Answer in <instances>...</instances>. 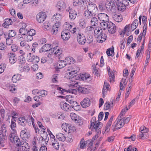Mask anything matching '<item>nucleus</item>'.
Masks as SVG:
<instances>
[{
	"label": "nucleus",
	"mask_w": 151,
	"mask_h": 151,
	"mask_svg": "<svg viewBox=\"0 0 151 151\" xmlns=\"http://www.w3.org/2000/svg\"><path fill=\"white\" fill-rule=\"evenodd\" d=\"M98 10L96 4L89 0L87 6V9L85 10L83 15L86 19H90L96 15V12Z\"/></svg>",
	"instance_id": "1"
},
{
	"label": "nucleus",
	"mask_w": 151,
	"mask_h": 151,
	"mask_svg": "<svg viewBox=\"0 0 151 151\" xmlns=\"http://www.w3.org/2000/svg\"><path fill=\"white\" fill-rule=\"evenodd\" d=\"M118 117L112 126V128L119 129L123 127L125 124L128 123L131 119L130 117H124L122 119H120Z\"/></svg>",
	"instance_id": "2"
},
{
	"label": "nucleus",
	"mask_w": 151,
	"mask_h": 151,
	"mask_svg": "<svg viewBox=\"0 0 151 151\" xmlns=\"http://www.w3.org/2000/svg\"><path fill=\"white\" fill-rule=\"evenodd\" d=\"M96 117H93L90 121V129L92 130H95L96 132H97L99 129H101L102 125L100 123L101 122L99 121H96Z\"/></svg>",
	"instance_id": "3"
},
{
	"label": "nucleus",
	"mask_w": 151,
	"mask_h": 151,
	"mask_svg": "<svg viewBox=\"0 0 151 151\" xmlns=\"http://www.w3.org/2000/svg\"><path fill=\"white\" fill-rule=\"evenodd\" d=\"M15 133H12L10 134L9 135L10 140L12 143H14L17 146L19 147L20 146V144L22 143V141H20L18 137L15 134Z\"/></svg>",
	"instance_id": "4"
},
{
	"label": "nucleus",
	"mask_w": 151,
	"mask_h": 151,
	"mask_svg": "<svg viewBox=\"0 0 151 151\" xmlns=\"http://www.w3.org/2000/svg\"><path fill=\"white\" fill-rule=\"evenodd\" d=\"M46 18L45 12H40L37 14L36 16V19L39 23H42L45 20Z\"/></svg>",
	"instance_id": "5"
},
{
	"label": "nucleus",
	"mask_w": 151,
	"mask_h": 151,
	"mask_svg": "<svg viewBox=\"0 0 151 151\" xmlns=\"http://www.w3.org/2000/svg\"><path fill=\"white\" fill-rule=\"evenodd\" d=\"M31 53H29L27 56V59L29 62L37 63L40 60L39 57L37 56H31Z\"/></svg>",
	"instance_id": "6"
},
{
	"label": "nucleus",
	"mask_w": 151,
	"mask_h": 151,
	"mask_svg": "<svg viewBox=\"0 0 151 151\" xmlns=\"http://www.w3.org/2000/svg\"><path fill=\"white\" fill-rule=\"evenodd\" d=\"M77 40L79 43L81 45H84L86 41L84 35L81 33H78L77 36Z\"/></svg>",
	"instance_id": "7"
},
{
	"label": "nucleus",
	"mask_w": 151,
	"mask_h": 151,
	"mask_svg": "<svg viewBox=\"0 0 151 151\" xmlns=\"http://www.w3.org/2000/svg\"><path fill=\"white\" fill-rule=\"evenodd\" d=\"M56 7L58 11L61 12L65 8V3L63 1H59L57 3Z\"/></svg>",
	"instance_id": "8"
},
{
	"label": "nucleus",
	"mask_w": 151,
	"mask_h": 151,
	"mask_svg": "<svg viewBox=\"0 0 151 151\" xmlns=\"http://www.w3.org/2000/svg\"><path fill=\"white\" fill-rule=\"evenodd\" d=\"M61 19V15L60 13H56L53 15L52 18V21L55 23L59 24H60V21Z\"/></svg>",
	"instance_id": "9"
},
{
	"label": "nucleus",
	"mask_w": 151,
	"mask_h": 151,
	"mask_svg": "<svg viewBox=\"0 0 151 151\" xmlns=\"http://www.w3.org/2000/svg\"><path fill=\"white\" fill-rule=\"evenodd\" d=\"M19 31L20 34H18L17 39L18 40L20 41L22 40L24 36L27 34V31L24 28H21Z\"/></svg>",
	"instance_id": "10"
},
{
	"label": "nucleus",
	"mask_w": 151,
	"mask_h": 151,
	"mask_svg": "<svg viewBox=\"0 0 151 151\" xmlns=\"http://www.w3.org/2000/svg\"><path fill=\"white\" fill-rule=\"evenodd\" d=\"M107 29L109 32L111 34H113L116 31V27L115 24L111 22H109Z\"/></svg>",
	"instance_id": "11"
},
{
	"label": "nucleus",
	"mask_w": 151,
	"mask_h": 151,
	"mask_svg": "<svg viewBox=\"0 0 151 151\" xmlns=\"http://www.w3.org/2000/svg\"><path fill=\"white\" fill-rule=\"evenodd\" d=\"M91 103L90 99L87 98H85L81 102V106L84 108L88 107L90 105Z\"/></svg>",
	"instance_id": "12"
},
{
	"label": "nucleus",
	"mask_w": 151,
	"mask_h": 151,
	"mask_svg": "<svg viewBox=\"0 0 151 151\" xmlns=\"http://www.w3.org/2000/svg\"><path fill=\"white\" fill-rule=\"evenodd\" d=\"M99 19L101 21L105 20V22H108L109 20V17L108 15L105 13H100L98 15Z\"/></svg>",
	"instance_id": "13"
},
{
	"label": "nucleus",
	"mask_w": 151,
	"mask_h": 151,
	"mask_svg": "<svg viewBox=\"0 0 151 151\" xmlns=\"http://www.w3.org/2000/svg\"><path fill=\"white\" fill-rule=\"evenodd\" d=\"M61 37L63 40H67L70 37V33L68 30H65L61 33Z\"/></svg>",
	"instance_id": "14"
},
{
	"label": "nucleus",
	"mask_w": 151,
	"mask_h": 151,
	"mask_svg": "<svg viewBox=\"0 0 151 151\" xmlns=\"http://www.w3.org/2000/svg\"><path fill=\"white\" fill-rule=\"evenodd\" d=\"M96 38V40L98 42L102 43L106 40L107 36L105 33H102Z\"/></svg>",
	"instance_id": "15"
},
{
	"label": "nucleus",
	"mask_w": 151,
	"mask_h": 151,
	"mask_svg": "<svg viewBox=\"0 0 151 151\" xmlns=\"http://www.w3.org/2000/svg\"><path fill=\"white\" fill-rule=\"evenodd\" d=\"M66 24L65 25V26L67 30H69L72 33H75L77 29L78 28H77L73 26L70 25L67 22L65 23Z\"/></svg>",
	"instance_id": "16"
},
{
	"label": "nucleus",
	"mask_w": 151,
	"mask_h": 151,
	"mask_svg": "<svg viewBox=\"0 0 151 151\" xmlns=\"http://www.w3.org/2000/svg\"><path fill=\"white\" fill-rule=\"evenodd\" d=\"M60 106L62 109L66 111H70L71 109L70 105L66 102H61Z\"/></svg>",
	"instance_id": "17"
},
{
	"label": "nucleus",
	"mask_w": 151,
	"mask_h": 151,
	"mask_svg": "<svg viewBox=\"0 0 151 151\" xmlns=\"http://www.w3.org/2000/svg\"><path fill=\"white\" fill-rule=\"evenodd\" d=\"M51 45L48 44H45L40 49L39 51L41 53L48 51L49 52V54H50V50L51 49Z\"/></svg>",
	"instance_id": "18"
},
{
	"label": "nucleus",
	"mask_w": 151,
	"mask_h": 151,
	"mask_svg": "<svg viewBox=\"0 0 151 151\" xmlns=\"http://www.w3.org/2000/svg\"><path fill=\"white\" fill-rule=\"evenodd\" d=\"M60 49V48L58 46L52 48H51V49L50 50V52H51V54H58L59 56L61 54Z\"/></svg>",
	"instance_id": "19"
},
{
	"label": "nucleus",
	"mask_w": 151,
	"mask_h": 151,
	"mask_svg": "<svg viewBox=\"0 0 151 151\" xmlns=\"http://www.w3.org/2000/svg\"><path fill=\"white\" fill-rule=\"evenodd\" d=\"M20 45L21 47L24 48V49L26 51H29L30 50L29 45L25 40L21 41Z\"/></svg>",
	"instance_id": "20"
},
{
	"label": "nucleus",
	"mask_w": 151,
	"mask_h": 151,
	"mask_svg": "<svg viewBox=\"0 0 151 151\" xmlns=\"http://www.w3.org/2000/svg\"><path fill=\"white\" fill-rule=\"evenodd\" d=\"M112 17L114 19L116 22H119L122 20V15L119 14H112Z\"/></svg>",
	"instance_id": "21"
},
{
	"label": "nucleus",
	"mask_w": 151,
	"mask_h": 151,
	"mask_svg": "<svg viewBox=\"0 0 151 151\" xmlns=\"http://www.w3.org/2000/svg\"><path fill=\"white\" fill-rule=\"evenodd\" d=\"M109 83L106 82L105 81L102 90L103 96V97H104L105 95L106 94V91L109 89Z\"/></svg>",
	"instance_id": "22"
},
{
	"label": "nucleus",
	"mask_w": 151,
	"mask_h": 151,
	"mask_svg": "<svg viewBox=\"0 0 151 151\" xmlns=\"http://www.w3.org/2000/svg\"><path fill=\"white\" fill-rule=\"evenodd\" d=\"M12 20L10 19H6L4 20V22L3 23L2 26L6 28H8L9 26L12 24Z\"/></svg>",
	"instance_id": "23"
},
{
	"label": "nucleus",
	"mask_w": 151,
	"mask_h": 151,
	"mask_svg": "<svg viewBox=\"0 0 151 151\" xmlns=\"http://www.w3.org/2000/svg\"><path fill=\"white\" fill-rule=\"evenodd\" d=\"M59 24L55 23V25H53L51 30V32L52 35H56L57 33L58 28L60 26Z\"/></svg>",
	"instance_id": "24"
},
{
	"label": "nucleus",
	"mask_w": 151,
	"mask_h": 151,
	"mask_svg": "<svg viewBox=\"0 0 151 151\" xmlns=\"http://www.w3.org/2000/svg\"><path fill=\"white\" fill-rule=\"evenodd\" d=\"M56 137L57 139L60 141L64 142L66 140V137L64 134L61 133L57 134L56 135Z\"/></svg>",
	"instance_id": "25"
},
{
	"label": "nucleus",
	"mask_w": 151,
	"mask_h": 151,
	"mask_svg": "<svg viewBox=\"0 0 151 151\" xmlns=\"http://www.w3.org/2000/svg\"><path fill=\"white\" fill-rule=\"evenodd\" d=\"M93 31L94 35L96 37L102 33V29H101V27H96L95 28H94Z\"/></svg>",
	"instance_id": "26"
},
{
	"label": "nucleus",
	"mask_w": 151,
	"mask_h": 151,
	"mask_svg": "<svg viewBox=\"0 0 151 151\" xmlns=\"http://www.w3.org/2000/svg\"><path fill=\"white\" fill-rule=\"evenodd\" d=\"M117 8L118 10L120 12H123L126 9V7L121 2L118 1L117 4Z\"/></svg>",
	"instance_id": "27"
},
{
	"label": "nucleus",
	"mask_w": 151,
	"mask_h": 151,
	"mask_svg": "<svg viewBox=\"0 0 151 151\" xmlns=\"http://www.w3.org/2000/svg\"><path fill=\"white\" fill-rule=\"evenodd\" d=\"M21 146H22V149L23 151H29V146L26 142H22V143L20 144Z\"/></svg>",
	"instance_id": "28"
},
{
	"label": "nucleus",
	"mask_w": 151,
	"mask_h": 151,
	"mask_svg": "<svg viewBox=\"0 0 151 151\" xmlns=\"http://www.w3.org/2000/svg\"><path fill=\"white\" fill-rule=\"evenodd\" d=\"M66 99L67 101L70 103L71 106H73L74 104H76L77 102L73 100V98L71 96L69 95L67 96Z\"/></svg>",
	"instance_id": "29"
},
{
	"label": "nucleus",
	"mask_w": 151,
	"mask_h": 151,
	"mask_svg": "<svg viewBox=\"0 0 151 151\" xmlns=\"http://www.w3.org/2000/svg\"><path fill=\"white\" fill-rule=\"evenodd\" d=\"M77 12L74 10H71L70 12L69 13V17L71 20H73L76 17Z\"/></svg>",
	"instance_id": "30"
},
{
	"label": "nucleus",
	"mask_w": 151,
	"mask_h": 151,
	"mask_svg": "<svg viewBox=\"0 0 151 151\" xmlns=\"http://www.w3.org/2000/svg\"><path fill=\"white\" fill-rule=\"evenodd\" d=\"M18 123L20 125L24 126L27 123V121L24 118L21 117L18 118Z\"/></svg>",
	"instance_id": "31"
},
{
	"label": "nucleus",
	"mask_w": 151,
	"mask_h": 151,
	"mask_svg": "<svg viewBox=\"0 0 151 151\" xmlns=\"http://www.w3.org/2000/svg\"><path fill=\"white\" fill-rule=\"evenodd\" d=\"M21 78V75L18 74L14 75L12 78V81L14 83H16L17 81L20 80Z\"/></svg>",
	"instance_id": "32"
},
{
	"label": "nucleus",
	"mask_w": 151,
	"mask_h": 151,
	"mask_svg": "<svg viewBox=\"0 0 151 151\" xmlns=\"http://www.w3.org/2000/svg\"><path fill=\"white\" fill-rule=\"evenodd\" d=\"M43 135L41 136L40 140L41 139L42 141H43L45 142H47L48 140V137L47 133L45 131H43Z\"/></svg>",
	"instance_id": "33"
},
{
	"label": "nucleus",
	"mask_w": 151,
	"mask_h": 151,
	"mask_svg": "<svg viewBox=\"0 0 151 151\" xmlns=\"http://www.w3.org/2000/svg\"><path fill=\"white\" fill-rule=\"evenodd\" d=\"M78 88L79 91L83 93L86 94L89 92L88 89L85 87L79 86Z\"/></svg>",
	"instance_id": "34"
},
{
	"label": "nucleus",
	"mask_w": 151,
	"mask_h": 151,
	"mask_svg": "<svg viewBox=\"0 0 151 151\" xmlns=\"http://www.w3.org/2000/svg\"><path fill=\"white\" fill-rule=\"evenodd\" d=\"M10 126L11 129L13 132V133H16V128L17 127L16 124L13 120H11V124Z\"/></svg>",
	"instance_id": "35"
},
{
	"label": "nucleus",
	"mask_w": 151,
	"mask_h": 151,
	"mask_svg": "<svg viewBox=\"0 0 151 151\" xmlns=\"http://www.w3.org/2000/svg\"><path fill=\"white\" fill-rule=\"evenodd\" d=\"M58 68L60 69L65 67L66 64V61L61 60L59 61L58 63Z\"/></svg>",
	"instance_id": "36"
},
{
	"label": "nucleus",
	"mask_w": 151,
	"mask_h": 151,
	"mask_svg": "<svg viewBox=\"0 0 151 151\" xmlns=\"http://www.w3.org/2000/svg\"><path fill=\"white\" fill-rule=\"evenodd\" d=\"M108 73L110 78L109 82L111 83H113L115 79L114 73L112 71H109Z\"/></svg>",
	"instance_id": "37"
},
{
	"label": "nucleus",
	"mask_w": 151,
	"mask_h": 151,
	"mask_svg": "<svg viewBox=\"0 0 151 151\" xmlns=\"http://www.w3.org/2000/svg\"><path fill=\"white\" fill-rule=\"evenodd\" d=\"M94 30V28L91 26L87 27L86 29L85 32L87 34H92Z\"/></svg>",
	"instance_id": "38"
},
{
	"label": "nucleus",
	"mask_w": 151,
	"mask_h": 151,
	"mask_svg": "<svg viewBox=\"0 0 151 151\" xmlns=\"http://www.w3.org/2000/svg\"><path fill=\"white\" fill-rule=\"evenodd\" d=\"M138 24V21L137 19H135L131 25V29L133 30L136 29Z\"/></svg>",
	"instance_id": "39"
},
{
	"label": "nucleus",
	"mask_w": 151,
	"mask_h": 151,
	"mask_svg": "<svg viewBox=\"0 0 151 151\" xmlns=\"http://www.w3.org/2000/svg\"><path fill=\"white\" fill-rule=\"evenodd\" d=\"M29 134H28L24 130H22L21 132L20 136L23 139V140H26L27 138L28 139L29 137Z\"/></svg>",
	"instance_id": "40"
},
{
	"label": "nucleus",
	"mask_w": 151,
	"mask_h": 151,
	"mask_svg": "<svg viewBox=\"0 0 151 151\" xmlns=\"http://www.w3.org/2000/svg\"><path fill=\"white\" fill-rule=\"evenodd\" d=\"M109 22H111L109 21V20L108 22H101L100 23V26L104 30H105L106 28H108Z\"/></svg>",
	"instance_id": "41"
},
{
	"label": "nucleus",
	"mask_w": 151,
	"mask_h": 151,
	"mask_svg": "<svg viewBox=\"0 0 151 151\" xmlns=\"http://www.w3.org/2000/svg\"><path fill=\"white\" fill-rule=\"evenodd\" d=\"M114 118V116H112L110 118L109 121L107 122L106 126V130H109L110 129V127L111 125L112 122Z\"/></svg>",
	"instance_id": "42"
},
{
	"label": "nucleus",
	"mask_w": 151,
	"mask_h": 151,
	"mask_svg": "<svg viewBox=\"0 0 151 151\" xmlns=\"http://www.w3.org/2000/svg\"><path fill=\"white\" fill-rule=\"evenodd\" d=\"M6 86L9 87L8 89L9 91L12 93H15L16 91V89L14 85H10L9 84H6Z\"/></svg>",
	"instance_id": "43"
},
{
	"label": "nucleus",
	"mask_w": 151,
	"mask_h": 151,
	"mask_svg": "<svg viewBox=\"0 0 151 151\" xmlns=\"http://www.w3.org/2000/svg\"><path fill=\"white\" fill-rule=\"evenodd\" d=\"M30 70V68L28 65L24 66L23 68H21L19 70L21 72H24L26 73L28 72Z\"/></svg>",
	"instance_id": "44"
},
{
	"label": "nucleus",
	"mask_w": 151,
	"mask_h": 151,
	"mask_svg": "<svg viewBox=\"0 0 151 151\" xmlns=\"http://www.w3.org/2000/svg\"><path fill=\"white\" fill-rule=\"evenodd\" d=\"M9 62L12 64L15 63L17 61V58L14 54H12L10 55L9 59Z\"/></svg>",
	"instance_id": "45"
},
{
	"label": "nucleus",
	"mask_w": 151,
	"mask_h": 151,
	"mask_svg": "<svg viewBox=\"0 0 151 151\" xmlns=\"http://www.w3.org/2000/svg\"><path fill=\"white\" fill-rule=\"evenodd\" d=\"M99 8L101 11H104L105 10L106 8L105 4L104 1H101L99 5Z\"/></svg>",
	"instance_id": "46"
},
{
	"label": "nucleus",
	"mask_w": 151,
	"mask_h": 151,
	"mask_svg": "<svg viewBox=\"0 0 151 151\" xmlns=\"http://www.w3.org/2000/svg\"><path fill=\"white\" fill-rule=\"evenodd\" d=\"M90 77V75L89 74H82L80 75L79 78L83 81H86Z\"/></svg>",
	"instance_id": "47"
},
{
	"label": "nucleus",
	"mask_w": 151,
	"mask_h": 151,
	"mask_svg": "<svg viewBox=\"0 0 151 151\" xmlns=\"http://www.w3.org/2000/svg\"><path fill=\"white\" fill-rule=\"evenodd\" d=\"M97 133L93 137L91 141L90 142H91L93 143V142L99 136V134H100L101 132V129H99L97 132H96Z\"/></svg>",
	"instance_id": "48"
},
{
	"label": "nucleus",
	"mask_w": 151,
	"mask_h": 151,
	"mask_svg": "<svg viewBox=\"0 0 151 151\" xmlns=\"http://www.w3.org/2000/svg\"><path fill=\"white\" fill-rule=\"evenodd\" d=\"M65 60L67 63L69 64L71 63H74L75 62V59L73 58L70 57H66Z\"/></svg>",
	"instance_id": "49"
},
{
	"label": "nucleus",
	"mask_w": 151,
	"mask_h": 151,
	"mask_svg": "<svg viewBox=\"0 0 151 151\" xmlns=\"http://www.w3.org/2000/svg\"><path fill=\"white\" fill-rule=\"evenodd\" d=\"M25 41H31L33 40V37L27 34V33L23 38Z\"/></svg>",
	"instance_id": "50"
},
{
	"label": "nucleus",
	"mask_w": 151,
	"mask_h": 151,
	"mask_svg": "<svg viewBox=\"0 0 151 151\" xmlns=\"http://www.w3.org/2000/svg\"><path fill=\"white\" fill-rule=\"evenodd\" d=\"M90 19H91L90 22L92 25L96 26L98 23V20L96 17H93Z\"/></svg>",
	"instance_id": "51"
},
{
	"label": "nucleus",
	"mask_w": 151,
	"mask_h": 151,
	"mask_svg": "<svg viewBox=\"0 0 151 151\" xmlns=\"http://www.w3.org/2000/svg\"><path fill=\"white\" fill-rule=\"evenodd\" d=\"M79 26L82 28H84L86 26V23L84 19H81L80 20Z\"/></svg>",
	"instance_id": "52"
},
{
	"label": "nucleus",
	"mask_w": 151,
	"mask_h": 151,
	"mask_svg": "<svg viewBox=\"0 0 151 151\" xmlns=\"http://www.w3.org/2000/svg\"><path fill=\"white\" fill-rule=\"evenodd\" d=\"M47 94V91L45 90H42L39 91L38 95L44 97Z\"/></svg>",
	"instance_id": "53"
},
{
	"label": "nucleus",
	"mask_w": 151,
	"mask_h": 151,
	"mask_svg": "<svg viewBox=\"0 0 151 151\" xmlns=\"http://www.w3.org/2000/svg\"><path fill=\"white\" fill-rule=\"evenodd\" d=\"M77 72L78 71L77 70H73L70 72L69 75H70V77L72 78L76 77L77 75Z\"/></svg>",
	"instance_id": "54"
},
{
	"label": "nucleus",
	"mask_w": 151,
	"mask_h": 151,
	"mask_svg": "<svg viewBox=\"0 0 151 151\" xmlns=\"http://www.w3.org/2000/svg\"><path fill=\"white\" fill-rule=\"evenodd\" d=\"M58 75L55 74H54L52 76V81L54 83L58 82Z\"/></svg>",
	"instance_id": "55"
},
{
	"label": "nucleus",
	"mask_w": 151,
	"mask_h": 151,
	"mask_svg": "<svg viewBox=\"0 0 151 151\" xmlns=\"http://www.w3.org/2000/svg\"><path fill=\"white\" fill-rule=\"evenodd\" d=\"M70 116L71 119L74 122L76 121L78 117L77 115L74 113H71L70 114Z\"/></svg>",
	"instance_id": "56"
},
{
	"label": "nucleus",
	"mask_w": 151,
	"mask_h": 151,
	"mask_svg": "<svg viewBox=\"0 0 151 151\" xmlns=\"http://www.w3.org/2000/svg\"><path fill=\"white\" fill-rule=\"evenodd\" d=\"M16 34L15 31L14 30H9V31L8 37L10 38L14 37Z\"/></svg>",
	"instance_id": "57"
},
{
	"label": "nucleus",
	"mask_w": 151,
	"mask_h": 151,
	"mask_svg": "<svg viewBox=\"0 0 151 151\" xmlns=\"http://www.w3.org/2000/svg\"><path fill=\"white\" fill-rule=\"evenodd\" d=\"M6 125L4 124L2 125L1 128V134L2 135H4V134H5L6 132Z\"/></svg>",
	"instance_id": "58"
},
{
	"label": "nucleus",
	"mask_w": 151,
	"mask_h": 151,
	"mask_svg": "<svg viewBox=\"0 0 151 151\" xmlns=\"http://www.w3.org/2000/svg\"><path fill=\"white\" fill-rule=\"evenodd\" d=\"M93 143L91 142H90L89 144V147L87 148V150L88 151H96V147H95L94 148H93L92 146Z\"/></svg>",
	"instance_id": "59"
},
{
	"label": "nucleus",
	"mask_w": 151,
	"mask_h": 151,
	"mask_svg": "<svg viewBox=\"0 0 151 151\" xmlns=\"http://www.w3.org/2000/svg\"><path fill=\"white\" fill-rule=\"evenodd\" d=\"M18 60L21 64L24 63L25 62V58L23 55H20L19 57Z\"/></svg>",
	"instance_id": "60"
},
{
	"label": "nucleus",
	"mask_w": 151,
	"mask_h": 151,
	"mask_svg": "<svg viewBox=\"0 0 151 151\" xmlns=\"http://www.w3.org/2000/svg\"><path fill=\"white\" fill-rule=\"evenodd\" d=\"M104 109L105 110H107L110 108L112 107V106H111V104H110L109 102H106L104 104Z\"/></svg>",
	"instance_id": "61"
},
{
	"label": "nucleus",
	"mask_w": 151,
	"mask_h": 151,
	"mask_svg": "<svg viewBox=\"0 0 151 151\" xmlns=\"http://www.w3.org/2000/svg\"><path fill=\"white\" fill-rule=\"evenodd\" d=\"M27 33L28 35H29L32 37L36 34V32L35 30L33 29H32L28 30V31H27Z\"/></svg>",
	"instance_id": "62"
},
{
	"label": "nucleus",
	"mask_w": 151,
	"mask_h": 151,
	"mask_svg": "<svg viewBox=\"0 0 151 151\" xmlns=\"http://www.w3.org/2000/svg\"><path fill=\"white\" fill-rule=\"evenodd\" d=\"M140 131L145 134H146L148 131L149 129L148 128H146L144 126H143L140 127Z\"/></svg>",
	"instance_id": "63"
},
{
	"label": "nucleus",
	"mask_w": 151,
	"mask_h": 151,
	"mask_svg": "<svg viewBox=\"0 0 151 151\" xmlns=\"http://www.w3.org/2000/svg\"><path fill=\"white\" fill-rule=\"evenodd\" d=\"M128 110V109L127 107H126L125 108L123 109L122 111H121L120 114L118 116L119 117L121 118L122 116H124L125 114L127 111Z\"/></svg>",
	"instance_id": "64"
}]
</instances>
